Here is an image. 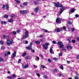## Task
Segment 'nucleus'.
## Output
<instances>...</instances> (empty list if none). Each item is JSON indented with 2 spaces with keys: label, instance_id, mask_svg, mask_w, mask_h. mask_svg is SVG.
<instances>
[{
  "label": "nucleus",
  "instance_id": "1",
  "mask_svg": "<svg viewBox=\"0 0 79 79\" xmlns=\"http://www.w3.org/2000/svg\"><path fill=\"white\" fill-rule=\"evenodd\" d=\"M53 4H54L55 6L57 7H62L60 9V11H59V14L60 15L62 13H63V11L64 10V8L63 7V6L60 4V2H57L56 3L55 2H53Z\"/></svg>",
  "mask_w": 79,
  "mask_h": 79
},
{
  "label": "nucleus",
  "instance_id": "2",
  "mask_svg": "<svg viewBox=\"0 0 79 79\" xmlns=\"http://www.w3.org/2000/svg\"><path fill=\"white\" fill-rule=\"evenodd\" d=\"M25 34L22 37V39H26L29 37V32L27 31L25 32Z\"/></svg>",
  "mask_w": 79,
  "mask_h": 79
},
{
  "label": "nucleus",
  "instance_id": "3",
  "mask_svg": "<svg viewBox=\"0 0 79 79\" xmlns=\"http://www.w3.org/2000/svg\"><path fill=\"white\" fill-rule=\"evenodd\" d=\"M7 42H9L7 43L6 44L7 45L10 46V44H12V43H13V40L12 39L9 40L7 39Z\"/></svg>",
  "mask_w": 79,
  "mask_h": 79
},
{
  "label": "nucleus",
  "instance_id": "4",
  "mask_svg": "<svg viewBox=\"0 0 79 79\" xmlns=\"http://www.w3.org/2000/svg\"><path fill=\"white\" fill-rule=\"evenodd\" d=\"M58 45H59V48H63L64 47V45L63 44V43L61 42H57Z\"/></svg>",
  "mask_w": 79,
  "mask_h": 79
},
{
  "label": "nucleus",
  "instance_id": "5",
  "mask_svg": "<svg viewBox=\"0 0 79 79\" xmlns=\"http://www.w3.org/2000/svg\"><path fill=\"white\" fill-rule=\"evenodd\" d=\"M61 19L60 18H57L56 19V22L57 24H60L61 23Z\"/></svg>",
  "mask_w": 79,
  "mask_h": 79
},
{
  "label": "nucleus",
  "instance_id": "6",
  "mask_svg": "<svg viewBox=\"0 0 79 79\" xmlns=\"http://www.w3.org/2000/svg\"><path fill=\"white\" fill-rule=\"evenodd\" d=\"M71 39L70 37L69 38L67 39V40L69 41V42H70V43H71V42H73V43H75V42H76V41H75V40H72L71 41L70 40Z\"/></svg>",
  "mask_w": 79,
  "mask_h": 79
},
{
  "label": "nucleus",
  "instance_id": "7",
  "mask_svg": "<svg viewBox=\"0 0 79 79\" xmlns=\"http://www.w3.org/2000/svg\"><path fill=\"white\" fill-rule=\"evenodd\" d=\"M55 32H59L61 31V29H60L59 28H56L55 29Z\"/></svg>",
  "mask_w": 79,
  "mask_h": 79
},
{
  "label": "nucleus",
  "instance_id": "8",
  "mask_svg": "<svg viewBox=\"0 0 79 79\" xmlns=\"http://www.w3.org/2000/svg\"><path fill=\"white\" fill-rule=\"evenodd\" d=\"M39 7H36L34 9V12H35V13L38 12V11H39Z\"/></svg>",
  "mask_w": 79,
  "mask_h": 79
},
{
  "label": "nucleus",
  "instance_id": "9",
  "mask_svg": "<svg viewBox=\"0 0 79 79\" xmlns=\"http://www.w3.org/2000/svg\"><path fill=\"white\" fill-rule=\"evenodd\" d=\"M27 68H29V65L27 64H26L25 65H24V66H22V68H23V69H25Z\"/></svg>",
  "mask_w": 79,
  "mask_h": 79
},
{
  "label": "nucleus",
  "instance_id": "10",
  "mask_svg": "<svg viewBox=\"0 0 79 79\" xmlns=\"http://www.w3.org/2000/svg\"><path fill=\"white\" fill-rule=\"evenodd\" d=\"M16 52L14 51V53L12 54V57L13 58H15L16 56Z\"/></svg>",
  "mask_w": 79,
  "mask_h": 79
},
{
  "label": "nucleus",
  "instance_id": "11",
  "mask_svg": "<svg viewBox=\"0 0 79 79\" xmlns=\"http://www.w3.org/2000/svg\"><path fill=\"white\" fill-rule=\"evenodd\" d=\"M42 47L45 50H47V48H48V46H46L45 45H43L42 46Z\"/></svg>",
  "mask_w": 79,
  "mask_h": 79
},
{
  "label": "nucleus",
  "instance_id": "12",
  "mask_svg": "<svg viewBox=\"0 0 79 79\" xmlns=\"http://www.w3.org/2000/svg\"><path fill=\"white\" fill-rule=\"evenodd\" d=\"M26 48L28 49V50H32V46H29L26 47Z\"/></svg>",
  "mask_w": 79,
  "mask_h": 79
},
{
  "label": "nucleus",
  "instance_id": "13",
  "mask_svg": "<svg viewBox=\"0 0 79 79\" xmlns=\"http://www.w3.org/2000/svg\"><path fill=\"white\" fill-rule=\"evenodd\" d=\"M67 48L69 50H71L72 49V47L69 45L67 46Z\"/></svg>",
  "mask_w": 79,
  "mask_h": 79
},
{
  "label": "nucleus",
  "instance_id": "14",
  "mask_svg": "<svg viewBox=\"0 0 79 79\" xmlns=\"http://www.w3.org/2000/svg\"><path fill=\"white\" fill-rule=\"evenodd\" d=\"M50 53H52V54H53L54 53V52H53V50L52 49V48H51L50 49Z\"/></svg>",
  "mask_w": 79,
  "mask_h": 79
},
{
  "label": "nucleus",
  "instance_id": "15",
  "mask_svg": "<svg viewBox=\"0 0 79 79\" xmlns=\"http://www.w3.org/2000/svg\"><path fill=\"white\" fill-rule=\"evenodd\" d=\"M10 53L11 52H8L7 53H5V56H8V55H10Z\"/></svg>",
  "mask_w": 79,
  "mask_h": 79
},
{
  "label": "nucleus",
  "instance_id": "16",
  "mask_svg": "<svg viewBox=\"0 0 79 79\" xmlns=\"http://www.w3.org/2000/svg\"><path fill=\"white\" fill-rule=\"evenodd\" d=\"M13 19H9L8 21V22H9V23H13Z\"/></svg>",
  "mask_w": 79,
  "mask_h": 79
},
{
  "label": "nucleus",
  "instance_id": "17",
  "mask_svg": "<svg viewBox=\"0 0 79 79\" xmlns=\"http://www.w3.org/2000/svg\"><path fill=\"white\" fill-rule=\"evenodd\" d=\"M42 31H43L44 32H48V33H50V32L49 31H48L45 29H43Z\"/></svg>",
  "mask_w": 79,
  "mask_h": 79
},
{
  "label": "nucleus",
  "instance_id": "18",
  "mask_svg": "<svg viewBox=\"0 0 79 79\" xmlns=\"http://www.w3.org/2000/svg\"><path fill=\"white\" fill-rule=\"evenodd\" d=\"M26 55H27V53L26 52H25L24 53H23V54H22V56H23V57H24V56H26Z\"/></svg>",
  "mask_w": 79,
  "mask_h": 79
},
{
  "label": "nucleus",
  "instance_id": "19",
  "mask_svg": "<svg viewBox=\"0 0 79 79\" xmlns=\"http://www.w3.org/2000/svg\"><path fill=\"white\" fill-rule=\"evenodd\" d=\"M1 23L2 24H6V22L2 21L1 22Z\"/></svg>",
  "mask_w": 79,
  "mask_h": 79
},
{
  "label": "nucleus",
  "instance_id": "20",
  "mask_svg": "<svg viewBox=\"0 0 79 79\" xmlns=\"http://www.w3.org/2000/svg\"><path fill=\"white\" fill-rule=\"evenodd\" d=\"M60 29L62 30L64 29V31H66V27H63V28L62 27H61L60 28Z\"/></svg>",
  "mask_w": 79,
  "mask_h": 79
},
{
  "label": "nucleus",
  "instance_id": "21",
  "mask_svg": "<svg viewBox=\"0 0 79 79\" xmlns=\"http://www.w3.org/2000/svg\"><path fill=\"white\" fill-rule=\"evenodd\" d=\"M8 15H5L3 16L4 18H8Z\"/></svg>",
  "mask_w": 79,
  "mask_h": 79
},
{
  "label": "nucleus",
  "instance_id": "22",
  "mask_svg": "<svg viewBox=\"0 0 79 79\" xmlns=\"http://www.w3.org/2000/svg\"><path fill=\"white\" fill-rule=\"evenodd\" d=\"M3 37L4 39H8V38L9 37V36L4 35L3 36Z\"/></svg>",
  "mask_w": 79,
  "mask_h": 79
},
{
  "label": "nucleus",
  "instance_id": "23",
  "mask_svg": "<svg viewBox=\"0 0 79 79\" xmlns=\"http://www.w3.org/2000/svg\"><path fill=\"white\" fill-rule=\"evenodd\" d=\"M35 44H39L40 42V41H36L35 42Z\"/></svg>",
  "mask_w": 79,
  "mask_h": 79
},
{
  "label": "nucleus",
  "instance_id": "24",
  "mask_svg": "<svg viewBox=\"0 0 79 79\" xmlns=\"http://www.w3.org/2000/svg\"><path fill=\"white\" fill-rule=\"evenodd\" d=\"M8 4H6V10L8 9V8H9V7L8 6Z\"/></svg>",
  "mask_w": 79,
  "mask_h": 79
},
{
  "label": "nucleus",
  "instance_id": "25",
  "mask_svg": "<svg viewBox=\"0 0 79 79\" xmlns=\"http://www.w3.org/2000/svg\"><path fill=\"white\" fill-rule=\"evenodd\" d=\"M35 60L37 61H39V57H36V58L35 59Z\"/></svg>",
  "mask_w": 79,
  "mask_h": 79
},
{
  "label": "nucleus",
  "instance_id": "26",
  "mask_svg": "<svg viewBox=\"0 0 79 79\" xmlns=\"http://www.w3.org/2000/svg\"><path fill=\"white\" fill-rule=\"evenodd\" d=\"M71 13H74V10L73 9H72L70 10Z\"/></svg>",
  "mask_w": 79,
  "mask_h": 79
},
{
  "label": "nucleus",
  "instance_id": "27",
  "mask_svg": "<svg viewBox=\"0 0 79 79\" xmlns=\"http://www.w3.org/2000/svg\"><path fill=\"white\" fill-rule=\"evenodd\" d=\"M10 17H12V18H14V17H15V15L12 14L10 16Z\"/></svg>",
  "mask_w": 79,
  "mask_h": 79
},
{
  "label": "nucleus",
  "instance_id": "28",
  "mask_svg": "<svg viewBox=\"0 0 79 79\" xmlns=\"http://www.w3.org/2000/svg\"><path fill=\"white\" fill-rule=\"evenodd\" d=\"M20 13H21V14H24L23 10H20Z\"/></svg>",
  "mask_w": 79,
  "mask_h": 79
},
{
  "label": "nucleus",
  "instance_id": "29",
  "mask_svg": "<svg viewBox=\"0 0 79 79\" xmlns=\"http://www.w3.org/2000/svg\"><path fill=\"white\" fill-rule=\"evenodd\" d=\"M41 67L42 68H43L44 69L45 68V66L43 65H41Z\"/></svg>",
  "mask_w": 79,
  "mask_h": 79
},
{
  "label": "nucleus",
  "instance_id": "30",
  "mask_svg": "<svg viewBox=\"0 0 79 79\" xmlns=\"http://www.w3.org/2000/svg\"><path fill=\"white\" fill-rule=\"evenodd\" d=\"M12 33L14 35H16V31H13Z\"/></svg>",
  "mask_w": 79,
  "mask_h": 79
},
{
  "label": "nucleus",
  "instance_id": "31",
  "mask_svg": "<svg viewBox=\"0 0 79 79\" xmlns=\"http://www.w3.org/2000/svg\"><path fill=\"white\" fill-rule=\"evenodd\" d=\"M45 45L46 46H47V47H48V45H49V43H46L45 44Z\"/></svg>",
  "mask_w": 79,
  "mask_h": 79
},
{
  "label": "nucleus",
  "instance_id": "32",
  "mask_svg": "<svg viewBox=\"0 0 79 79\" xmlns=\"http://www.w3.org/2000/svg\"><path fill=\"white\" fill-rule=\"evenodd\" d=\"M71 31L72 32H73V31H74V29L73 28H72L71 29Z\"/></svg>",
  "mask_w": 79,
  "mask_h": 79
},
{
  "label": "nucleus",
  "instance_id": "33",
  "mask_svg": "<svg viewBox=\"0 0 79 79\" xmlns=\"http://www.w3.org/2000/svg\"><path fill=\"white\" fill-rule=\"evenodd\" d=\"M3 61V59L2 58V57H0V61L2 62Z\"/></svg>",
  "mask_w": 79,
  "mask_h": 79
},
{
  "label": "nucleus",
  "instance_id": "34",
  "mask_svg": "<svg viewBox=\"0 0 79 79\" xmlns=\"http://www.w3.org/2000/svg\"><path fill=\"white\" fill-rule=\"evenodd\" d=\"M16 2L17 3H20V2L19 1H18V0H15Z\"/></svg>",
  "mask_w": 79,
  "mask_h": 79
},
{
  "label": "nucleus",
  "instance_id": "35",
  "mask_svg": "<svg viewBox=\"0 0 79 79\" xmlns=\"http://www.w3.org/2000/svg\"><path fill=\"white\" fill-rule=\"evenodd\" d=\"M29 58H30L29 56H27L25 58L26 59H27V60H28Z\"/></svg>",
  "mask_w": 79,
  "mask_h": 79
},
{
  "label": "nucleus",
  "instance_id": "36",
  "mask_svg": "<svg viewBox=\"0 0 79 79\" xmlns=\"http://www.w3.org/2000/svg\"><path fill=\"white\" fill-rule=\"evenodd\" d=\"M75 16L76 17V18H79V15H77V14H76L75 15Z\"/></svg>",
  "mask_w": 79,
  "mask_h": 79
},
{
  "label": "nucleus",
  "instance_id": "37",
  "mask_svg": "<svg viewBox=\"0 0 79 79\" xmlns=\"http://www.w3.org/2000/svg\"><path fill=\"white\" fill-rule=\"evenodd\" d=\"M21 62V60L20 59H19L18 62V63H20Z\"/></svg>",
  "mask_w": 79,
  "mask_h": 79
},
{
  "label": "nucleus",
  "instance_id": "38",
  "mask_svg": "<svg viewBox=\"0 0 79 79\" xmlns=\"http://www.w3.org/2000/svg\"><path fill=\"white\" fill-rule=\"evenodd\" d=\"M60 68L62 70H63L64 69H63V66L62 65H60Z\"/></svg>",
  "mask_w": 79,
  "mask_h": 79
},
{
  "label": "nucleus",
  "instance_id": "39",
  "mask_svg": "<svg viewBox=\"0 0 79 79\" xmlns=\"http://www.w3.org/2000/svg\"><path fill=\"white\" fill-rule=\"evenodd\" d=\"M33 3H34L35 5H37V4H38V2H36L34 1L33 2Z\"/></svg>",
  "mask_w": 79,
  "mask_h": 79
},
{
  "label": "nucleus",
  "instance_id": "40",
  "mask_svg": "<svg viewBox=\"0 0 79 79\" xmlns=\"http://www.w3.org/2000/svg\"><path fill=\"white\" fill-rule=\"evenodd\" d=\"M0 44L1 45H3V42L2 41H1L0 42Z\"/></svg>",
  "mask_w": 79,
  "mask_h": 79
},
{
  "label": "nucleus",
  "instance_id": "41",
  "mask_svg": "<svg viewBox=\"0 0 79 79\" xmlns=\"http://www.w3.org/2000/svg\"><path fill=\"white\" fill-rule=\"evenodd\" d=\"M27 5V2H25L23 3V5L26 6Z\"/></svg>",
  "mask_w": 79,
  "mask_h": 79
},
{
  "label": "nucleus",
  "instance_id": "42",
  "mask_svg": "<svg viewBox=\"0 0 79 79\" xmlns=\"http://www.w3.org/2000/svg\"><path fill=\"white\" fill-rule=\"evenodd\" d=\"M59 55L60 56H61L62 55V52H60L59 54Z\"/></svg>",
  "mask_w": 79,
  "mask_h": 79
},
{
  "label": "nucleus",
  "instance_id": "43",
  "mask_svg": "<svg viewBox=\"0 0 79 79\" xmlns=\"http://www.w3.org/2000/svg\"><path fill=\"white\" fill-rule=\"evenodd\" d=\"M53 60H54L55 61H57L58 59H57V58H56L54 57L53 58Z\"/></svg>",
  "mask_w": 79,
  "mask_h": 79
},
{
  "label": "nucleus",
  "instance_id": "44",
  "mask_svg": "<svg viewBox=\"0 0 79 79\" xmlns=\"http://www.w3.org/2000/svg\"><path fill=\"white\" fill-rule=\"evenodd\" d=\"M27 10H23V14L27 13Z\"/></svg>",
  "mask_w": 79,
  "mask_h": 79
},
{
  "label": "nucleus",
  "instance_id": "45",
  "mask_svg": "<svg viewBox=\"0 0 79 79\" xmlns=\"http://www.w3.org/2000/svg\"><path fill=\"white\" fill-rule=\"evenodd\" d=\"M52 42L53 44H56V41H55V40L53 41Z\"/></svg>",
  "mask_w": 79,
  "mask_h": 79
},
{
  "label": "nucleus",
  "instance_id": "46",
  "mask_svg": "<svg viewBox=\"0 0 79 79\" xmlns=\"http://www.w3.org/2000/svg\"><path fill=\"white\" fill-rule=\"evenodd\" d=\"M6 6V5H2V8H4Z\"/></svg>",
  "mask_w": 79,
  "mask_h": 79
},
{
  "label": "nucleus",
  "instance_id": "47",
  "mask_svg": "<svg viewBox=\"0 0 79 79\" xmlns=\"http://www.w3.org/2000/svg\"><path fill=\"white\" fill-rule=\"evenodd\" d=\"M36 74L38 77H39V76H40V74H39V73H36Z\"/></svg>",
  "mask_w": 79,
  "mask_h": 79
},
{
  "label": "nucleus",
  "instance_id": "48",
  "mask_svg": "<svg viewBox=\"0 0 79 79\" xmlns=\"http://www.w3.org/2000/svg\"><path fill=\"white\" fill-rule=\"evenodd\" d=\"M16 77V75L15 74H13L12 75V77Z\"/></svg>",
  "mask_w": 79,
  "mask_h": 79
},
{
  "label": "nucleus",
  "instance_id": "49",
  "mask_svg": "<svg viewBox=\"0 0 79 79\" xmlns=\"http://www.w3.org/2000/svg\"><path fill=\"white\" fill-rule=\"evenodd\" d=\"M58 76L59 77H61V74L60 73L58 74Z\"/></svg>",
  "mask_w": 79,
  "mask_h": 79
},
{
  "label": "nucleus",
  "instance_id": "50",
  "mask_svg": "<svg viewBox=\"0 0 79 79\" xmlns=\"http://www.w3.org/2000/svg\"><path fill=\"white\" fill-rule=\"evenodd\" d=\"M57 71V69H55L53 70V72H56Z\"/></svg>",
  "mask_w": 79,
  "mask_h": 79
},
{
  "label": "nucleus",
  "instance_id": "51",
  "mask_svg": "<svg viewBox=\"0 0 79 79\" xmlns=\"http://www.w3.org/2000/svg\"><path fill=\"white\" fill-rule=\"evenodd\" d=\"M33 67H34V68H37V66L35 65H33Z\"/></svg>",
  "mask_w": 79,
  "mask_h": 79
},
{
  "label": "nucleus",
  "instance_id": "52",
  "mask_svg": "<svg viewBox=\"0 0 79 79\" xmlns=\"http://www.w3.org/2000/svg\"><path fill=\"white\" fill-rule=\"evenodd\" d=\"M1 49H2V50H3V49H5V47L4 46H2V47H1Z\"/></svg>",
  "mask_w": 79,
  "mask_h": 79
},
{
  "label": "nucleus",
  "instance_id": "53",
  "mask_svg": "<svg viewBox=\"0 0 79 79\" xmlns=\"http://www.w3.org/2000/svg\"><path fill=\"white\" fill-rule=\"evenodd\" d=\"M48 60L49 62H51V60L50 59H48Z\"/></svg>",
  "mask_w": 79,
  "mask_h": 79
},
{
  "label": "nucleus",
  "instance_id": "54",
  "mask_svg": "<svg viewBox=\"0 0 79 79\" xmlns=\"http://www.w3.org/2000/svg\"><path fill=\"white\" fill-rule=\"evenodd\" d=\"M40 40L41 42H44V40H43V39H41Z\"/></svg>",
  "mask_w": 79,
  "mask_h": 79
},
{
  "label": "nucleus",
  "instance_id": "55",
  "mask_svg": "<svg viewBox=\"0 0 79 79\" xmlns=\"http://www.w3.org/2000/svg\"><path fill=\"white\" fill-rule=\"evenodd\" d=\"M31 50L32 52L33 53H34V52H35V51H34V49H31Z\"/></svg>",
  "mask_w": 79,
  "mask_h": 79
},
{
  "label": "nucleus",
  "instance_id": "56",
  "mask_svg": "<svg viewBox=\"0 0 79 79\" xmlns=\"http://www.w3.org/2000/svg\"><path fill=\"white\" fill-rule=\"evenodd\" d=\"M7 77L9 79H12V77H10V76L8 77Z\"/></svg>",
  "mask_w": 79,
  "mask_h": 79
},
{
  "label": "nucleus",
  "instance_id": "57",
  "mask_svg": "<svg viewBox=\"0 0 79 79\" xmlns=\"http://www.w3.org/2000/svg\"><path fill=\"white\" fill-rule=\"evenodd\" d=\"M44 79H47V76L44 75Z\"/></svg>",
  "mask_w": 79,
  "mask_h": 79
},
{
  "label": "nucleus",
  "instance_id": "58",
  "mask_svg": "<svg viewBox=\"0 0 79 79\" xmlns=\"http://www.w3.org/2000/svg\"><path fill=\"white\" fill-rule=\"evenodd\" d=\"M67 63H68V64H69V63H70V61H67Z\"/></svg>",
  "mask_w": 79,
  "mask_h": 79
},
{
  "label": "nucleus",
  "instance_id": "59",
  "mask_svg": "<svg viewBox=\"0 0 79 79\" xmlns=\"http://www.w3.org/2000/svg\"><path fill=\"white\" fill-rule=\"evenodd\" d=\"M68 24H71V22H69Z\"/></svg>",
  "mask_w": 79,
  "mask_h": 79
},
{
  "label": "nucleus",
  "instance_id": "60",
  "mask_svg": "<svg viewBox=\"0 0 79 79\" xmlns=\"http://www.w3.org/2000/svg\"><path fill=\"white\" fill-rule=\"evenodd\" d=\"M25 44H28V41H25Z\"/></svg>",
  "mask_w": 79,
  "mask_h": 79
},
{
  "label": "nucleus",
  "instance_id": "61",
  "mask_svg": "<svg viewBox=\"0 0 79 79\" xmlns=\"http://www.w3.org/2000/svg\"><path fill=\"white\" fill-rule=\"evenodd\" d=\"M62 50H63V51H65V52L66 51V49L64 48H63V49H62Z\"/></svg>",
  "mask_w": 79,
  "mask_h": 79
},
{
  "label": "nucleus",
  "instance_id": "62",
  "mask_svg": "<svg viewBox=\"0 0 79 79\" xmlns=\"http://www.w3.org/2000/svg\"><path fill=\"white\" fill-rule=\"evenodd\" d=\"M77 40H78V41H79V37H77Z\"/></svg>",
  "mask_w": 79,
  "mask_h": 79
},
{
  "label": "nucleus",
  "instance_id": "63",
  "mask_svg": "<svg viewBox=\"0 0 79 79\" xmlns=\"http://www.w3.org/2000/svg\"><path fill=\"white\" fill-rule=\"evenodd\" d=\"M75 79H78V77L76 76L75 77Z\"/></svg>",
  "mask_w": 79,
  "mask_h": 79
},
{
  "label": "nucleus",
  "instance_id": "64",
  "mask_svg": "<svg viewBox=\"0 0 79 79\" xmlns=\"http://www.w3.org/2000/svg\"><path fill=\"white\" fill-rule=\"evenodd\" d=\"M77 58H78V59H79V55L77 56Z\"/></svg>",
  "mask_w": 79,
  "mask_h": 79
}]
</instances>
